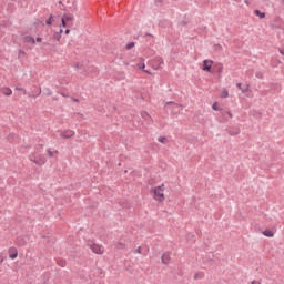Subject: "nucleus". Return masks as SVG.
<instances>
[{"label":"nucleus","mask_w":284,"mask_h":284,"mask_svg":"<svg viewBox=\"0 0 284 284\" xmlns=\"http://www.w3.org/2000/svg\"><path fill=\"white\" fill-rule=\"evenodd\" d=\"M212 108H213L214 110H219V104L215 102V103H213Z\"/></svg>","instance_id":"30"},{"label":"nucleus","mask_w":284,"mask_h":284,"mask_svg":"<svg viewBox=\"0 0 284 284\" xmlns=\"http://www.w3.org/2000/svg\"><path fill=\"white\" fill-rule=\"evenodd\" d=\"M140 115L146 121L148 125H152V123H154V120L152 119V115L150 113L142 111Z\"/></svg>","instance_id":"5"},{"label":"nucleus","mask_w":284,"mask_h":284,"mask_svg":"<svg viewBox=\"0 0 284 284\" xmlns=\"http://www.w3.org/2000/svg\"><path fill=\"white\" fill-rule=\"evenodd\" d=\"M1 93L4 94V97H11L12 94V89L10 88H2Z\"/></svg>","instance_id":"13"},{"label":"nucleus","mask_w":284,"mask_h":284,"mask_svg":"<svg viewBox=\"0 0 284 284\" xmlns=\"http://www.w3.org/2000/svg\"><path fill=\"white\" fill-rule=\"evenodd\" d=\"M163 192H165V184L155 186L153 190L154 199L160 203H163V201H165V194H163Z\"/></svg>","instance_id":"1"},{"label":"nucleus","mask_w":284,"mask_h":284,"mask_svg":"<svg viewBox=\"0 0 284 284\" xmlns=\"http://www.w3.org/2000/svg\"><path fill=\"white\" fill-rule=\"evenodd\" d=\"M41 149H43V145H40Z\"/></svg>","instance_id":"47"},{"label":"nucleus","mask_w":284,"mask_h":284,"mask_svg":"<svg viewBox=\"0 0 284 284\" xmlns=\"http://www.w3.org/2000/svg\"><path fill=\"white\" fill-rule=\"evenodd\" d=\"M57 263L59 267H65V260H58Z\"/></svg>","instance_id":"22"},{"label":"nucleus","mask_w":284,"mask_h":284,"mask_svg":"<svg viewBox=\"0 0 284 284\" xmlns=\"http://www.w3.org/2000/svg\"><path fill=\"white\" fill-rule=\"evenodd\" d=\"M254 14H255L256 17H260V19H265V12H261V10H258V9H256V10L254 11Z\"/></svg>","instance_id":"17"},{"label":"nucleus","mask_w":284,"mask_h":284,"mask_svg":"<svg viewBox=\"0 0 284 284\" xmlns=\"http://www.w3.org/2000/svg\"><path fill=\"white\" fill-rule=\"evenodd\" d=\"M145 37H154V36H152L151 33H145Z\"/></svg>","instance_id":"41"},{"label":"nucleus","mask_w":284,"mask_h":284,"mask_svg":"<svg viewBox=\"0 0 284 284\" xmlns=\"http://www.w3.org/2000/svg\"><path fill=\"white\" fill-rule=\"evenodd\" d=\"M116 247H118V250H124L125 248V244L123 242H119Z\"/></svg>","instance_id":"24"},{"label":"nucleus","mask_w":284,"mask_h":284,"mask_svg":"<svg viewBox=\"0 0 284 284\" xmlns=\"http://www.w3.org/2000/svg\"><path fill=\"white\" fill-rule=\"evenodd\" d=\"M244 3H246V6H250V0H245Z\"/></svg>","instance_id":"39"},{"label":"nucleus","mask_w":284,"mask_h":284,"mask_svg":"<svg viewBox=\"0 0 284 284\" xmlns=\"http://www.w3.org/2000/svg\"><path fill=\"white\" fill-rule=\"evenodd\" d=\"M63 6H64V8H68V4L64 3Z\"/></svg>","instance_id":"44"},{"label":"nucleus","mask_w":284,"mask_h":284,"mask_svg":"<svg viewBox=\"0 0 284 284\" xmlns=\"http://www.w3.org/2000/svg\"><path fill=\"white\" fill-rule=\"evenodd\" d=\"M54 19V16H50L49 19L45 21L47 26H52V21Z\"/></svg>","instance_id":"23"},{"label":"nucleus","mask_w":284,"mask_h":284,"mask_svg":"<svg viewBox=\"0 0 284 284\" xmlns=\"http://www.w3.org/2000/svg\"><path fill=\"white\" fill-rule=\"evenodd\" d=\"M61 21H65L68 23L70 21H74V17L72 14H64L61 18Z\"/></svg>","instance_id":"12"},{"label":"nucleus","mask_w":284,"mask_h":284,"mask_svg":"<svg viewBox=\"0 0 284 284\" xmlns=\"http://www.w3.org/2000/svg\"><path fill=\"white\" fill-rule=\"evenodd\" d=\"M73 101H74L75 103H79V99H73Z\"/></svg>","instance_id":"42"},{"label":"nucleus","mask_w":284,"mask_h":284,"mask_svg":"<svg viewBox=\"0 0 284 284\" xmlns=\"http://www.w3.org/2000/svg\"><path fill=\"white\" fill-rule=\"evenodd\" d=\"M3 261H6V256H3V254L0 253V263H3Z\"/></svg>","instance_id":"28"},{"label":"nucleus","mask_w":284,"mask_h":284,"mask_svg":"<svg viewBox=\"0 0 284 284\" xmlns=\"http://www.w3.org/2000/svg\"><path fill=\"white\" fill-rule=\"evenodd\" d=\"M87 245H88V247H90V250L93 252V254H103L105 252V250L103 248V245H99V244L94 243V241H92V240H88Z\"/></svg>","instance_id":"3"},{"label":"nucleus","mask_w":284,"mask_h":284,"mask_svg":"<svg viewBox=\"0 0 284 284\" xmlns=\"http://www.w3.org/2000/svg\"><path fill=\"white\" fill-rule=\"evenodd\" d=\"M158 141H159V143H163V145H165V143H168V138L160 136V138H158Z\"/></svg>","instance_id":"20"},{"label":"nucleus","mask_w":284,"mask_h":284,"mask_svg":"<svg viewBox=\"0 0 284 284\" xmlns=\"http://www.w3.org/2000/svg\"><path fill=\"white\" fill-rule=\"evenodd\" d=\"M236 88H239V90H241L242 94H245V92H250V84H245L243 87V84L241 82H239L236 84Z\"/></svg>","instance_id":"9"},{"label":"nucleus","mask_w":284,"mask_h":284,"mask_svg":"<svg viewBox=\"0 0 284 284\" xmlns=\"http://www.w3.org/2000/svg\"><path fill=\"white\" fill-rule=\"evenodd\" d=\"M93 73H94L95 77H97V74H99V70H98V69H94V70H93Z\"/></svg>","instance_id":"34"},{"label":"nucleus","mask_w":284,"mask_h":284,"mask_svg":"<svg viewBox=\"0 0 284 284\" xmlns=\"http://www.w3.org/2000/svg\"><path fill=\"white\" fill-rule=\"evenodd\" d=\"M36 41H37L38 43H41L42 38L38 37V38L36 39Z\"/></svg>","instance_id":"32"},{"label":"nucleus","mask_w":284,"mask_h":284,"mask_svg":"<svg viewBox=\"0 0 284 284\" xmlns=\"http://www.w3.org/2000/svg\"><path fill=\"white\" fill-rule=\"evenodd\" d=\"M229 134L231 136H236L237 134H241V129L240 128L229 129Z\"/></svg>","instance_id":"11"},{"label":"nucleus","mask_w":284,"mask_h":284,"mask_svg":"<svg viewBox=\"0 0 284 284\" xmlns=\"http://www.w3.org/2000/svg\"><path fill=\"white\" fill-rule=\"evenodd\" d=\"M64 33H65V34H70V29H67V30L64 31Z\"/></svg>","instance_id":"38"},{"label":"nucleus","mask_w":284,"mask_h":284,"mask_svg":"<svg viewBox=\"0 0 284 284\" xmlns=\"http://www.w3.org/2000/svg\"><path fill=\"white\" fill-rule=\"evenodd\" d=\"M138 68H139L140 70H143L144 72H146V74H150V71L145 70V63L138 64Z\"/></svg>","instance_id":"21"},{"label":"nucleus","mask_w":284,"mask_h":284,"mask_svg":"<svg viewBox=\"0 0 284 284\" xmlns=\"http://www.w3.org/2000/svg\"><path fill=\"white\" fill-rule=\"evenodd\" d=\"M24 43H32L34 45V43H37V40L31 36H27L24 37Z\"/></svg>","instance_id":"15"},{"label":"nucleus","mask_w":284,"mask_h":284,"mask_svg":"<svg viewBox=\"0 0 284 284\" xmlns=\"http://www.w3.org/2000/svg\"><path fill=\"white\" fill-rule=\"evenodd\" d=\"M20 54H26V52H23V51L20 50Z\"/></svg>","instance_id":"43"},{"label":"nucleus","mask_w":284,"mask_h":284,"mask_svg":"<svg viewBox=\"0 0 284 284\" xmlns=\"http://www.w3.org/2000/svg\"><path fill=\"white\" fill-rule=\"evenodd\" d=\"M213 63H214V61H212V60H204L202 70H204V72H212Z\"/></svg>","instance_id":"6"},{"label":"nucleus","mask_w":284,"mask_h":284,"mask_svg":"<svg viewBox=\"0 0 284 284\" xmlns=\"http://www.w3.org/2000/svg\"><path fill=\"white\" fill-rule=\"evenodd\" d=\"M203 278H205V273H203V272L195 273L194 281H201Z\"/></svg>","instance_id":"16"},{"label":"nucleus","mask_w":284,"mask_h":284,"mask_svg":"<svg viewBox=\"0 0 284 284\" xmlns=\"http://www.w3.org/2000/svg\"><path fill=\"white\" fill-rule=\"evenodd\" d=\"M134 254H141V246H139L135 251Z\"/></svg>","instance_id":"29"},{"label":"nucleus","mask_w":284,"mask_h":284,"mask_svg":"<svg viewBox=\"0 0 284 284\" xmlns=\"http://www.w3.org/2000/svg\"><path fill=\"white\" fill-rule=\"evenodd\" d=\"M227 97H230V93L227 92V90H224L222 92V99H227Z\"/></svg>","instance_id":"25"},{"label":"nucleus","mask_w":284,"mask_h":284,"mask_svg":"<svg viewBox=\"0 0 284 284\" xmlns=\"http://www.w3.org/2000/svg\"><path fill=\"white\" fill-rule=\"evenodd\" d=\"M29 160L34 163L36 165H45V156L42 155V154H39L37 152L32 153L30 156H29Z\"/></svg>","instance_id":"2"},{"label":"nucleus","mask_w":284,"mask_h":284,"mask_svg":"<svg viewBox=\"0 0 284 284\" xmlns=\"http://www.w3.org/2000/svg\"><path fill=\"white\" fill-rule=\"evenodd\" d=\"M132 48H134V42H129L126 44V50H132Z\"/></svg>","instance_id":"27"},{"label":"nucleus","mask_w":284,"mask_h":284,"mask_svg":"<svg viewBox=\"0 0 284 284\" xmlns=\"http://www.w3.org/2000/svg\"><path fill=\"white\" fill-rule=\"evenodd\" d=\"M16 90L20 91V92H23V94H28V97L30 99H37V97H40L41 94V89H39V92L38 93H28V91L24 89V88H21V87H16Z\"/></svg>","instance_id":"4"},{"label":"nucleus","mask_w":284,"mask_h":284,"mask_svg":"<svg viewBox=\"0 0 284 284\" xmlns=\"http://www.w3.org/2000/svg\"><path fill=\"white\" fill-rule=\"evenodd\" d=\"M62 26H63V28H65V26H68V22L67 21H62Z\"/></svg>","instance_id":"35"},{"label":"nucleus","mask_w":284,"mask_h":284,"mask_svg":"<svg viewBox=\"0 0 284 284\" xmlns=\"http://www.w3.org/2000/svg\"><path fill=\"white\" fill-rule=\"evenodd\" d=\"M166 105H178L179 106V104H176V103H174V102H166Z\"/></svg>","instance_id":"31"},{"label":"nucleus","mask_w":284,"mask_h":284,"mask_svg":"<svg viewBox=\"0 0 284 284\" xmlns=\"http://www.w3.org/2000/svg\"><path fill=\"white\" fill-rule=\"evenodd\" d=\"M61 32H63L62 29H60V32H55V33L53 34V39H55V41H61Z\"/></svg>","instance_id":"18"},{"label":"nucleus","mask_w":284,"mask_h":284,"mask_svg":"<svg viewBox=\"0 0 284 284\" xmlns=\"http://www.w3.org/2000/svg\"><path fill=\"white\" fill-rule=\"evenodd\" d=\"M74 134L75 132L73 130H65V131H61L60 136L61 139H72Z\"/></svg>","instance_id":"7"},{"label":"nucleus","mask_w":284,"mask_h":284,"mask_svg":"<svg viewBox=\"0 0 284 284\" xmlns=\"http://www.w3.org/2000/svg\"><path fill=\"white\" fill-rule=\"evenodd\" d=\"M161 261L163 265H170V261H171L170 253H164L161 257Z\"/></svg>","instance_id":"10"},{"label":"nucleus","mask_w":284,"mask_h":284,"mask_svg":"<svg viewBox=\"0 0 284 284\" xmlns=\"http://www.w3.org/2000/svg\"><path fill=\"white\" fill-rule=\"evenodd\" d=\"M264 236H267L268 239H272L274 236V231L266 229L265 231L262 232Z\"/></svg>","instance_id":"14"},{"label":"nucleus","mask_w":284,"mask_h":284,"mask_svg":"<svg viewBox=\"0 0 284 284\" xmlns=\"http://www.w3.org/2000/svg\"><path fill=\"white\" fill-rule=\"evenodd\" d=\"M47 153H48V156H49L50 159H52V156H54V152H52V149H48V150H47Z\"/></svg>","instance_id":"26"},{"label":"nucleus","mask_w":284,"mask_h":284,"mask_svg":"<svg viewBox=\"0 0 284 284\" xmlns=\"http://www.w3.org/2000/svg\"><path fill=\"white\" fill-rule=\"evenodd\" d=\"M280 53L284 57V49H280Z\"/></svg>","instance_id":"37"},{"label":"nucleus","mask_w":284,"mask_h":284,"mask_svg":"<svg viewBox=\"0 0 284 284\" xmlns=\"http://www.w3.org/2000/svg\"><path fill=\"white\" fill-rule=\"evenodd\" d=\"M255 77H256V79H265L263 71H256Z\"/></svg>","instance_id":"19"},{"label":"nucleus","mask_w":284,"mask_h":284,"mask_svg":"<svg viewBox=\"0 0 284 284\" xmlns=\"http://www.w3.org/2000/svg\"><path fill=\"white\" fill-rule=\"evenodd\" d=\"M17 256H19V251H17V247L11 246L9 248V258H11L12 261H14V258H17Z\"/></svg>","instance_id":"8"},{"label":"nucleus","mask_w":284,"mask_h":284,"mask_svg":"<svg viewBox=\"0 0 284 284\" xmlns=\"http://www.w3.org/2000/svg\"><path fill=\"white\" fill-rule=\"evenodd\" d=\"M55 154H59V151H54Z\"/></svg>","instance_id":"45"},{"label":"nucleus","mask_w":284,"mask_h":284,"mask_svg":"<svg viewBox=\"0 0 284 284\" xmlns=\"http://www.w3.org/2000/svg\"><path fill=\"white\" fill-rule=\"evenodd\" d=\"M75 70H81V65L80 64H75Z\"/></svg>","instance_id":"33"},{"label":"nucleus","mask_w":284,"mask_h":284,"mask_svg":"<svg viewBox=\"0 0 284 284\" xmlns=\"http://www.w3.org/2000/svg\"><path fill=\"white\" fill-rule=\"evenodd\" d=\"M19 244H20V245H23V242H22V243H21V242H19Z\"/></svg>","instance_id":"46"},{"label":"nucleus","mask_w":284,"mask_h":284,"mask_svg":"<svg viewBox=\"0 0 284 284\" xmlns=\"http://www.w3.org/2000/svg\"><path fill=\"white\" fill-rule=\"evenodd\" d=\"M251 284H261V282L253 281Z\"/></svg>","instance_id":"40"},{"label":"nucleus","mask_w":284,"mask_h":284,"mask_svg":"<svg viewBox=\"0 0 284 284\" xmlns=\"http://www.w3.org/2000/svg\"><path fill=\"white\" fill-rule=\"evenodd\" d=\"M226 114H229L230 119H232V112L227 111Z\"/></svg>","instance_id":"36"}]
</instances>
